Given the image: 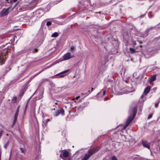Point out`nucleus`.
Here are the masks:
<instances>
[{"mask_svg":"<svg viewBox=\"0 0 160 160\" xmlns=\"http://www.w3.org/2000/svg\"><path fill=\"white\" fill-rule=\"evenodd\" d=\"M91 92V91H90V90H89L88 91V93H85V94L86 96L89 95V94H90Z\"/></svg>","mask_w":160,"mask_h":160,"instance_id":"obj_30","label":"nucleus"},{"mask_svg":"<svg viewBox=\"0 0 160 160\" xmlns=\"http://www.w3.org/2000/svg\"><path fill=\"white\" fill-rule=\"evenodd\" d=\"M148 16H149V17L150 18V15H149H149H148Z\"/></svg>","mask_w":160,"mask_h":160,"instance_id":"obj_49","label":"nucleus"},{"mask_svg":"<svg viewBox=\"0 0 160 160\" xmlns=\"http://www.w3.org/2000/svg\"><path fill=\"white\" fill-rule=\"evenodd\" d=\"M143 146L146 148H147L148 149H150V143L148 142L146 140H143L142 142Z\"/></svg>","mask_w":160,"mask_h":160,"instance_id":"obj_7","label":"nucleus"},{"mask_svg":"<svg viewBox=\"0 0 160 160\" xmlns=\"http://www.w3.org/2000/svg\"><path fill=\"white\" fill-rule=\"evenodd\" d=\"M8 49H5L0 51V63L2 65L5 61V58L8 54Z\"/></svg>","mask_w":160,"mask_h":160,"instance_id":"obj_2","label":"nucleus"},{"mask_svg":"<svg viewBox=\"0 0 160 160\" xmlns=\"http://www.w3.org/2000/svg\"><path fill=\"white\" fill-rule=\"evenodd\" d=\"M109 99V98L108 97H106L104 98V101H107Z\"/></svg>","mask_w":160,"mask_h":160,"instance_id":"obj_29","label":"nucleus"},{"mask_svg":"<svg viewBox=\"0 0 160 160\" xmlns=\"http://www.w3.org/2000/svg\"><path fill=\"white\" fill-rule=\"evenodd\" d=\"M99 94V92H98V94H97V95H98Z\"/></svg>","mask_w":160,"mask_h":160,"instance_id":"obj_43","label":"nucleus"},{"mask_svg":"<svg viewBox=\"0 0 160 160\" xmlns=\"http://www.w3.org/2000/svg\"><path fill=\"white\" fill-rule=\"evenodd\" d=\"M12 102L13 103H15L17 101V98L16 97H14L13 98L12 100Z\"/></svg>","mask_w":160,"mask_h":160,"instance_id":"obj_19","label":"nucleus"},{"mask_svg":"<svg viewBox=\"0 0 160 160\" xmlns=\"http://www.w3.org/2000/svg\"><path fill=\"white\" fill-rule=\"evenodd\" d=\"M129 50L132 53H134L135 52V50L134 48H129Z\"/></svg>","mask_w":160,"mask_h":160,"instance_id":"obj_20","label":"nucleus"},{"mask_svg":"<svg viewBox=\"0 0 160 160\" xmlns=\"http://www.w3.org/2000/svg\"><path fill=\"white\" fill-rule=\"evenodd\" d=\"M58 35L59 34L58 32H55L52 34L51 37H52L56 38L58 37Z\"/></svg>","mask_w":160,"mask_h":160,"instance_id":"obj_15","label":"nucleus"},{"mask_svg":"<svg viewBox=\"0 0 160 160\" xmlns=\"http://www.w3.org/2000/svg\"><path fill=\"white\" fill-rule=\"evenodd\" d=\"M156 78V75H154L152 76L151 78H150L149 79V81L150 82H152L154 81Z\"/></svg>","mask_w":160,"mask_h":160,"instance_id":"obj_13","label":"nucleus"},{"mask_svg":"<svg viewBox=\"0 0 160 160\" xmlns=\"http://www.w3.org/2000/svg\"><path fill=\"white\" fill-rule=\"evenodd\" d=\"M142 98L143 97V95H142L141 97Z\"/></svg>","mask_w":160,"mask_h":160,"instance_id":"obj_47","label":"nucleus"},{"mask_svg":"<svg viewBox=\"0 0 160 160\" xmlns=\"http://www.w3.org/2000/svg\"><path fill=\"white\" fill-rule=\"evenodd\" d=\"M150 86H148L146 87L144 89V94L146 95L150 91Z\"/></svg>","mask_w":160,"mask_h":160,"instance_id":"obj_11","label":"nucleus"},{"mask_svg":"<svg viewBox=\"0 0 160 160\" xmlns=\"http://www.w3.org/2000/svg\"><path fill=\"white\" fill-rule=\"evenodd\" d=\"M69 155L68 152L65 150H63L62 154H61L60 155V157L63 160H66L64 158H67Z\"/></svg>","mask_w":160,"mask_h":160,"instance_id":"obj_5","label":"nucleus"},{"mask_svg":"<svg viewBox=\"0 0 160 160\" xmlns=\"http://www.w3.org/2000/svg\"><path fill=\"white\" fill-rule=\"evenodd\" d=\"M79 98V96H78V97H77L76 98H75V99H76V100H77L78 99V98Z\"/></svg>","mask_w":160,"mask_h":160,"instance_id":"obj_37","label":"nucleus"},{"mask_svg":"<svg viewBox=\"0 0 160 160\" xmlns=\"http://www.w3.org/2000/svg\"><path fill=\"white\" fill-rule=\"evenodd\" d=\"M28 86L27 85L25 84L23 86V90H22V94L21 95V96L26 91V90L28 88Z\"/></svg>","mask_w":160,"mask_h":160,"instance_id":"obj_12","label":"nucleus"},{"mask_svg":"<svg viewBox=\"0 0 160 160\" xmlns=\"http://www.w3.org/2000/svg\"><path fill=\"white\" fill-rule=\"evenodd\" d=\"M52 24V23L50 21L48 22H47L46 25L48 26H49Z\"/></svg>","mask_w":160,"mask_h":160,"instance_id":"obj_24","label":"nucleus"},{"mask_svg":"<svg viewBox=\"0 0 160 160\" xmlns=\"http://www.w3.org/2000/svg\"><path fill=\"white\" fill-rule=\"evenodd\" d=\"M151 29V28H149V29Z\"/></svg>","mask_w":160,"mask_h":160,"instance_id":"obj_48","label":"nucleus"},{"mask_svg":"<svg viewBox=\"0 0 160 160\" xmlns=\"http://www.w3.org/2000/svg\"><path fill=\"white\" fill-rule=\"evenodd\" d=\"M158 103H159V102L155 103V106L156 108H157L158 107Z\"/></svg>","mask_w":160,"mask_h":160,"instance_id":"obj_33","label":"nucleus"},{"mask_svg":"<svg viewBox=\"0 0 160 160\" xmlns=\"http://www.w3.org/2000/svg\"><path fill=\"white\" fill-rule=\"evenodd\" d=\"M158 26H156L155 27V28H160V23L158 25Z\"/></svg>","mask_w":160,"mask_h":160,"instance_id":"obj_28","label":"nucleus"},{"mask_svg":"<svg viewBox=\"0 0 160 160\" xmlns=\"http://www.w3.org/2000/svg\"><path fill=\"white\" fill-rule=\"evenodd\" d=\"M132 43H133V44L134 45H135L137 44L136 41H133Z\"/></svg>","mask_w":160,"mask_h":160,"instance_id":"obj_32","label":"nucleus"},{"mask_svg":"<svg viewBox=\"0 0 160 160\" xmlns=\"http://www.w3.org/2000/svg\"><path fill=\"white\" fill-rule=\"evenodd\" d=\"M16 121H15V119H14V120H13V123H12V127L13 125H14V124H15L16 122Z\"/></svg>","mask_w":160,"mask_h":160,"instance_id":"obj_31","label":"nucleus"},{"mask_svg":"<svg viewBox=\"0 0 160 160\" xmlns=\"http://www.w3.org/2000/svg\"><path fill=\"white\" fill-rule=\"evenodd\" d=\"M20 149L22 152L23 153H25L26 152V149L24 148H21Z\"/></svg>","mask_w":160,"mask_h":160,"instance_id":"obj_17","label":"nucleus"},{"mask_svg":"<svg viewBox=\"0 0 160 160\" xmlns=\"http://www.w3.org/2000/svg\"><path fill=\"white\" fill-rule=\"evenodd\" d=\"M17 1V0H13V1L14 2H16Z\"/></svg>","mask_w":160,"mask_h":160,"instance_id":"obj_41","label":"nucleus"},{"mask_svg":"<svg viewBox=\"0 0 160 160\" xmlns=\"http://www.w3.org/2000/svg\"><path fill=\"white\" fill-rule=\"evenodd\" d=\"M60 114H61L62 115H63L64 114V110L63 108H60L57 110V111L55 112L54 115L56 116H58Z\"/></svg>","mask_w":160,"mask_h":160,"instance_id":"obj_6","label":"nucleus"},{"mask_svg":"<svg viewBox=\"0 0 160 160\" xmlns=\"http://www.w3.org/2000/svg\"><path fill=\"white\" fill-rule=\"evenodd\" d=\"M106 94V91H104L103 92V95H105Z\"/></svg>","mask_w":160,"mask_h":160,"instance_id":"obj_36","label":"nucleus"},{"mask_svg":"<svg viewBox=\"0 0 160 160\" xmlns=\"http://www.w3.org/2000/svg\"><path fill=\"white\" fill-rule=\"evenodd\" d=\"M81 160H85L83 158H82Z\"/></svg>","mask_w":160,"mask_h":160,"instance_id":"obj_45","label":"nucleus"},{"mask_svg":"<svg viewBox=\"0 0 160 160\" xmlns=\"http://www.w3.org/2000/svg\"><path fill=\"white\" fill-rule=\"evenodd\" d=\"M50 120L49 119H48L46 120L45 122L43 121L45 126H47L48 122L50 121Z\"/></svg>","mask_w":160,"mask_h":160,"instance_id":"obj_18","label":"nucleus"},{"mask_svg":"<svg viewBox=\"0 0 160 160\" xmlns=\"http://www.w3.org/2000/svg\"><path fill=\"white\" fill-rule=\"evenodd\" d=\"M19 107H20L19 106H18V107L17 109V110L16 111L15 113L14 114V119H15V121H16L17 120V117H18V112H19Z\"/></svg>","mask_w":160,"mask_h":160,"instance_id":"obj_10","label":"nucleus"},{"mask_svg":"<svg viewBox=\"0 0 160 160\" xmlns=\"http://www.w3.org/2000/svg\"><path fill=\"white\" fill-rule=\"evenodd\" d=\"M99 150V148H93L90 150L88 152V153H87L85 155L84 157L83 158L85 160H87L91 157V156L92 154L96 152Z\"/></svg>","mask_w":160,"mask_h":160,"instance_id":"obj_3","label":"nucleus"},{"mask_svg":"<svg viewBox=\"0 0 160 160\" xmlns=\"http://www.w3.org/2000/svg\"><path fill=\"white\" fill-rule=\"evenodd\" d=\"M155 39H157L158 40V44H159V48H160V36L158 38H155Z\"/></svg>","mask_w":160,"mask_h":160,"instance_id":"obj_22","label":"nucleus"},{"mask_svg":"<svg viewBox=\"0 0 160 160\" xmlns=\"http://www.w3.org/2000/svg\"><path fill=\"white\" fill-rule=\"evenodd\" d=\"M8 3H9V0H5Z\"/></svg>","mask_w":160,"mask_h":160,"instance_id":"obj_39","label":"nucleus"},{"mask_svg":"<svg viewBox=\"0 0 160 160\" xmlns=\"http://www.w3.org/2000/svg\"><path fill=\"white\" fill-rule=\"evenodd\" d=\"M76 48L75 46H72L70 48L69 51L73 53L74 52V50H75Z\"/></svg>","mask_w":160,"mask_h":160,"instance_id":"obj_14","label":"nucleus"},{"mask_svg":"<svg viewBox=\"0 0 160 160\" xmlns=\"http://www.w3.org/2000/svg\"><path fill=\"white\" fill-rule=\"evenodd\" d=\"M3 132V130L2 129L0 130V138H1V136L2 135Z\"/></svg>","mask_w":160,"mask_h":160,"instance_id":"obj_25","label":"nucleus"},{"mask_svg":"<svg viewBox=\"0 0 160 160\" xmlns=\"http://www.w3.org/2000/svg\"><path fill=\"white\" fill-rule=\"evenodd\" d=\"M43 71V70L42 71H41L40 72H38V73L36 74V75H38V74H40V73H41L42 71Z\"/></svg>","mask_w":160,"mask_h":160,"instance_id":"obj_35","label":"nucleus"},{"mask_svg":"<svg viewBox=\"0 0 160 160\" xmlns=\"http://www.w3.org/2000/svg\"><path fill=\"white\" fill-rule=\"evenodd\" d=\"M145 15V14H142V15H141V16H140V18H142L144 17Z\"/></svg>","mask_w":160,"mask_h":160,"instance_id":"obj_34","label":"nucleus"},{"mask_svg":"<svg viewBox=\"0 0 160 160\" xmlns=\"http://www.w3.org/2000/svg\"><path fill=\"white\" fill-rule=\"evenodd\" d=\"M111 160H118V159L115 156H113L112 157Z\"/></svg>","mask_w":160,"mask_h":160,"instance_id":"obj_21","label":"nucleus"},{"mask_svg":"<svg viewBox=\"0 0 160 160\" xmlns=\"http://www.w3.org/2000/svg\"><path fill=\"white\" fill-rule=\"evenodd\" d=\"M11 69V68H9L8 69V71H9V70H10Z\"/></svg>","mask_w":160,"mask_h":160,"instance_id":"obj_40","label":"nucleus"},{"mask_svg":"<svg viewBox=\"0 0 160 160\" xmlns=\"http://www.w3.org/2000/svg\"><path fill=\"white\" fill-rule=\"evenodd\" d=\"M152 114H150L148 116V119H149L152 118Z\"/></svg>","mask_w":160,"mask_h":160,"instance_id":"obj_27","label":"nucleus"},{"mask_svg":"<svg viewBox=\"0 0 160 160\" xmlns=\"http://www.w3.org/2000/svg\"><path fill=\"white\" fill-rule=\"evenodd\" d=\"M10 142L9 141H8L5 144L4 146V147L5 149H7L9 144Z\"/></svg>","mask_w":160,"mask_h":160,"instance_id":"obj_16","label":"nucleus"},{"mask_svg":"<svg viewBox=\"0 0 160 160\" xmlns=\"http://www.w3.org/2000/svg\"><path fill=\"white\" fill-rule=\"evenodd\" d=\"M55 109L54 108V109H53L52 110H55Z\"/></svg>","mask_w":160,"mask_h":160,"instance_id":"obj_50","label":"nucleus"},{"mask_svg":"<svg viewBox=\"0 0 160 160\" xmlns=\"http://www.w3.org/2000/svg\"><path fill=\"white\" fill-rule=\"evenodd\" d=\"M69 71V70H65L64 71L62 72L58 73V74H57V75L58 76V77L59 78L63 77L65 76V75H64L63 74L68 72Z\"/></svg>","mask_w":160,"mask_h":160,"instance_id":"obj_9","label":"nucleus"},{"mask_svg":"<svg viewBox=\"0 0 160 160\" xmlns=\"http://www.w3.org/2000/svg\"><path fill=\"white\" fill-rule=\"evenodd\" d=\"M6 135L8 136V134H6Z\"/></svg>","mask_w":160,"mask_h":160,"instance_id":"obj_46","label":"nucleus"},{"mask_svg":"<svg viewBox=\"0 0 160 160\" xmlns=\"http://www.w3.org/2000/svg\"><path fill=\"white\" fill-rule=\"evenodd\" d=\"M38 50L37 48H35L34 50L32 52H38Z\"/></svg>","mask_w":160,"mask_h":160,"instance_id":"obj_26","label":"nucleus"},{"mask_svg":"<svg viewBox=\"0 0 160 160\" xmlns=\"http://www.w3.org/2000/svg\"><path fill=\"white\" fill-rule=\"evenodd\" d=\"M93 89H94V88H92V89H91V92L93 90Z\"/></svg>","mask_w":160,"mask_h":160,"instance_id":"obj_42","label":"nucleus"},{"mask_svg":"<svg viewBox=\"0 0 160 160\" xmlns=\"http://www.w3.org/2000/svg\"><path fill=\"white\" fill-rule=\"evenodd\" d=\"M74 57V56H71L70 53L68 52L63 55V58L65 60H68Z\"/></svg>","mask_w":160,"mask_h":160,"instance_id":"obj_8","label":"nucleus"},{"mask_svg":"<svg viewBox=\"0 0 160 160\" xmlns=\"http://www.w3.org/2000/svg\"><path fill=\"white\" fill-rule=\"evenodd\" d=\"M115 0H107V4H109V3H111L112 2H113V1H114Z\"/></svg>","mask_w":160,"mask_h":160,"instance_id":"obj_23","label":"nucleus"},{"mask_svg":"<svg viewBox=\"0 0 160 160\" xmlns=\"http://www.w3.org/2000/svg\"><path fill=\"white\" fill-rule=\"evenodd\" d=\"M137 110V106L134 107L133 108L132 111V113L131 114V115L128 118L126 122V125L123 127L122 129H124L133 120L136 116Z\"/></svg>","mask_w":160,"mask_h":160,"instance_id":"obj_1","label":"nucleus"},{"mask_svg":"<svg viewBox=\"0 0 160 160\" xmlns=\"http://www.w3.org/2000/svg\"><path fill=\"white\" fill-rule=\"evenodd\" d=\"M137 41L138 42H139L140 43H142L141 41H139L138 40H137Z\"/></svg>","mask_w":160,"mask_h":160,"instance_id":"obj_38","label":"nucleus"},{"mask_svg":"<svg viewBox=\"0 0 160 160\" xmlns=\"http://www.w3.org/2000/svg\"><path fill=\"white\" fill-rule=\"evenodd\" d=\"M11 7L7 8H3L0 13V16L3 17L8 15L9 12V10Z\"/></svg>","mask_w":160,"mask_h":160,"instance_id":"obj_4","label":"nucleus"},{"mask_svg":"<svg viewBox=\"0 0 160 160\" xmlns=\"http://www.w3.org/2000/svg\"><path fill=\"white\" fill-rule=\"evenodd\" d=\"M58 104V103H57V102H56V103H55V104Z\"/></svg>","mask_w":160,"mask_h":160,"instance_id":"obj_44","label":"nucleus"}]
</instances>
